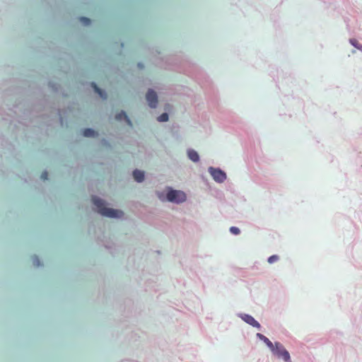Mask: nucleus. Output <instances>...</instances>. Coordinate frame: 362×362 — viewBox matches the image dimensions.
I'll use <instances>...</instances> for the list:
<instances>
[{
  "label": "nucleus",
  "mask_w": 362,
  "mask_h": 362,
  "mask_svg": "<svg viewBox=\"0 0 362 362\" xmlns=\"http://www.w3.org/2000/svg\"><path fill=\"white\" fill-rule=\"evenodd\" d=\"M33 264L35 266L38 267V266L40 265V259H39V258L37 256H33Z\"/></svg>",
  "instance_id": "dca6fc26"
},
{
  "label": "nucleus",
  "mask_w": 362,
  "mask_h": 362,
  "mask_svg": "<svg viewBox=\"0 0 362 362\" xmlns=\"http://www.w3.org/2000/svg\"><path fill=\"white\" fill-rule=\"evenodd\" d=\"M350 43L358 49H360L358 41L356 39H350Z\"/></svg>",
  "instance_id": "a211bd4d"
},
{
  "label": "nucleus",
  "mask_w": 362,
  "mask_h": 362,
  "mask_svg": "<svg viewBox=\"0 0 362 362\" xmlns=\"http://www.w3.org/2000/svg\"><path fill=\"white\" fill-rule=\"evenodd\" d=\"M257 337H258L259 339H261L262 341V339H264V337H265V336H264V335H263L262 334H260V333H257Z\"/></svg>",
  "instance_id": "aec40b11"
},
{
  "label": "nucleus",
  "mask_w": 362,
  "mask_h": 362,
  "mask_svg": "<svg viewBox=\"0 0 362 362\" xmlns=\"http://www.w3.org/2000/svg\"><path fill=\"white\" fill-rule=\"evenodd\" d=\"M168 120V115L167 113H163L158 117L159 122H167Z\"/></svg>",
  "instance_id": "ddd939ff"
},
{
  "label": "nucleus",
  "mask_w": 362,
  "mask_h": 362,
  "mask_svg": "<svg viewBox=\"0 0 362 362\" xmlns=\"http://www.w3.org/2000/svg\"><path fill=\"white\" fill-rule=\"evenodd\" d=\"M91 85L97 93H98L103 98H106V94L104 93V91H103L100 88H98L95 83H92Z\"/></svg>",
  "instance_id": "9b49d317"
},
{
  "label": "nucleus",
  "mask_w": 362,
  "mask_h": 362,
  "mask_svg": "<svg viewBox=\"0 0 362 362\" xmlns=\"http://www.w3.org/2000/svg\"><path fill=\"white\" fill-rule=\"evenodd\" d=\"M115 119L119 121L124 119L129 126L132 125L130 119H129L128 116L124 111H121L120 112L117 114L115 116Z\"/></svg>",
  "instance_id": "6e6552de"
},
{
  "label": "nucleus",
  "mask_w": 362,
  "mask_h": 362,
  "mask_svg": "<svg viewBox=\"0 0 362 362\" xmlns=\"http://www.w3.org/2000/svg\"><path fill=\"white\" fill-rule=\"evenodd\" d=\"M133 176L134 180L138 182H141L144 180V173L139 170H134Z\"/></svg>",
  "instance_id": "1a4fd4ad"
},
{
  "label": "nucleus",
  "mask_w": 362,
  "mask_h": 362,
  "mask_svg": "<svg viewBox=\"0 0 362 362\" xmlns=\"http://www.w3.org/2000/svg\"><path fill=\"white\" fill-rule=\"evenodd\" d=\"M80 21L86 25H89L90 23V20L86 17H81Z\"/></svg>",
  "instance_id": "f3484780"
},
{
  "label": "nucleus",
  "mask_w": 362,
  "mask_h": 362,
  "mask_svg": "<svg viewBox=\"0 0 362 362\" xmlns=\"http://www.w3.org/2000/svg\"><path fill=\"white\" fill-rule=\"evenodd\" d=\"M92 201L94 205L97 207L98 212L104 216L110 218H120L124 214L122 211L107 208L104 202L100 198L93 197Z\"/></svg>",
  "instance_id": "f257e3e1"
},
{
  "label": "nucleus",
  "mask_w": 362,
  "mask_h": 362,
  "mask_svg": "<svg viewBox=\"0 0 362 362\" xmlns=\"http://www.w3.org/2000/svg\"><path fill=\"white\" fill-rule=\"evenodd\" d=\"M168 201L176 203H181L186 200V195L183 192L171 189L167 193Z\"/></svg>",
  "instance_id": "7ed1b4c3"
},
{
  "label": "nucleus",
  "mask_w": 362,
  "mask_h": 362,
  "mask_svg": "<svg viewBox=\"0 0 362 362\" xmlns=\"http://www.w3.org/2000/svg\"><path fill=\"white\" fill-rule=\"evenodd\" d=\"M138 66L140 68V69H142L144 67L143 64L139 63L138 64Z\"/></svg>",
  "instance_id": "412c9836"
},
{
  "label": "nucleus",
  "mask_w": 362,
  "mask_h": 362,
  "mask_svg": "<svg viewBox=\"0 0 362 362\" xmlns=\"http://www.w3.org/2000/svg\"><path fill=\"white\" fill-rule=\"evenodd\" d=\"M241 317L245 322L252 325V327L257 328L260 327L259 323L257 320H255V319L252 316L244 314L242 315Z\"/></svg>",
  "instance_id": "423d86ee"
},
{
  "label": "nucleus",
  "mask_w": 362,
  "mask_h": 362,
  "mask_svg": "<svg viewBox=\"0 0 362 362\" xmlns=\"http://www.w3.org/2000/svg\"><path fill=\"white\" fill-rule=\"evenodd\" d=\"M209 172L213 177L214 180L218 182H223L226 179V173L220 169L210 167L209 168Z\"/></svg>",
  "instance_id": "20e7f679"
},
{
  "label": "nucleus",
  "mask_w": 362,
  "mask_h": 362,
  "mask_svg": "<svg viewBox=\"0 0 362 362\" xmlns=\"http://www.w3.org/2000/svg\"><path fill=\"white\" fill-rule=\"evenodd\" d=\"M187 156L188 158L193 162H198L199 160L198 153L193 149H189L187 151Z\"/></svg>",
  "instance_id": "0eeeda50"
},
{
  "label": "nucleus",
  "mask_w": 362,
  "mask_h": 362,
  "mask_svg": "<svg viewBox=\"0 0 362 362\" xmlns=\"http://www.w3.org/2000/svg\"><path fill=\"white\" fill-rule=\"evenodd\" d=\"M272 353L279 358H282L286 362H291L289 353L285 349L284 346L279 342H275L274 350H271Z\"/></svg>",
  "instance_id": "f03ea898"
},
{
  "label": "nucleus",
  "mask_w": 362,
  "mask_h": 362,
  "mask_svg": "<svg viewBox=\"0 0 362 362\" xmlns=\"http://www.w3.org/2000/svg\"><path fill=\"white\" fill-rule=\"evenodd\" d=\"M279 259V257L278 255H274L268 258V262L269 264H273L274 262L278 261Z\"/></svg>",
  "instance_id": "4468645a"
},
{
  "label": "nucleus",
  "mask_w": 362,
  "mask_h": 362,
  "mask_svg": "<svg viewBox=\"0 0 362 362\" xmlns=\"http://www.w3.org/2000/svg\"><path fill=\"white\" fill-rule=\"evenodd\" d=\"M146 100L148 103V105L152 107L155 108L157 106L158 104V96L155 91H153L151 89H149L146 95Z\"/></svg>",
  "instance_id": "39448f33"
},
{
  "label": "nucleus",
  "mask_w": 362,
  "mask_h": 362,
  "mask_svg": "<svg viewBox=\"0 0 362 362\" xmlns=\"http://www.w3.org/2000/svg\"><path fill=\"white\" fill-rule=\"evenodd\" d=\"M96 134V132L92 129H85L83 131V135L86 137H93Z\"/></svg>",
  "instance_id": "9d476101"
},
{
  "label": "nucleus",
  "mask_w": 362,
  "mask_h": 362,
  "mask_svg": "<svg viewBox=\"0 0 362 362\" xmlns=\"http://www.w3.org/2000/svg\"><path fill=\"white\" fill-rule=\"evenodd\" d=\"M262 341L267 344V346L270 349V350H274V346H275V344H274L267 337H264Z\"/></svg>",
  "instance_id": "f8f14e48"
},
{
  "label": "nucleus",
  "mask_w": 362,
  "mask_h": 362,
  "mask_svg": "<svg viewBox=\"0 0 362 362\" xmlns=\"http://www.w3.org/2000/svg\"><path fill=\"white\" fill-rule=\"evenodd\" d=\"M41 178L42 180H46L48 179V173L47 171H45L43 172L42 174H41Z\"/></svg>",
  "instance_id": "6ab92c4d"
},
{
  "label": "nucleus",
  "mask_w": 362,
  "mask_h": 362,
  "mask_svg": "<svg viewBox=\"0 0 362 362\" xmlns=\"http://www.w3.org/2000/svg\"><path fill=\"white\" fill-rule=\"evenodd\" d=\"M230 231L231 233L234 234V235H238L240 234V229L237 227H235V226H232L230 228Z\"/></svg>",
  "instance_id": "2eb2a0df"
}]
</instances>
